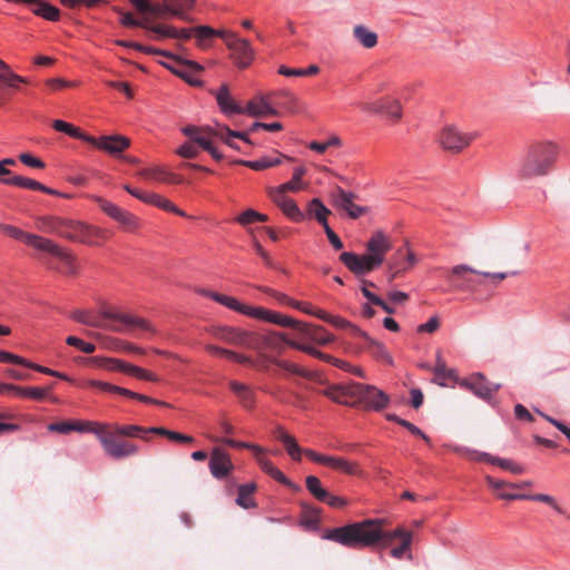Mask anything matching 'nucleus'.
<instances>
[{
  "mask_svg": "<svg viewBox=\"0 0 570 570\" xmlns=\"http://www.w3.org/2000/svg\"><path fill=\"white\" fill-rule=\"evenodd\" d=\"M386 523L385 519H365L360 522H353L343 527L328 530L323 538L337 542L347 548L374 547L379 543L390 544L394 539H402L411 531L403 527H397L392 531H384L382 528Z\"/></svg>",
  "mask_w": 570,
  "mask_h": 570,
  "instance_id": "obj_1",
  "label": "nucleus"
},
{
  "mask_svg": "<svg viewBox=\"0 0 570 570\" xmlns=\"http://www.w3.org/2000/svg\"><path fill=\"white\" fill-rule=\"evenodd\" d=\"M332 401L347 406L362 405L366 410L381 411L389 404L386 393L374 385L362 383L332 384L322 391Z\"/></svg>",
  "mask_w": 570,
  "mask_h": 570,
  "instance_id": "obj_2",
  "label": "nucleus"
},
{
  "mask_svg": "<svg viewBox=\"0 0 570 570\" xmlns=\"http://www.w3.org/2000/svg\"><path fill=\"white\" fill-rule=\"evenodd\" d=\"M560 147L550 140L530 145L520 160L517 175L520 179H533L550 175L558 161Z\"/></svg>",
  "mask_w": 570,
  "mask_h": 570,
  "instance_id": "obj_3",
  "label": "nucleus"
},
{
  "mask_svg": "<svg viewBox=\"0 0 570 570\" xmlns=\"http://www.w3.org/2000/svg\"><path fill=\"white\" fill-rule=\"evenodd\" d=\"M390 249L391 242L385 233L376 230L366 243V254L357 255L352 252H343L340 255V261L354 275L363 276L380 267Z\"/></svg>",
  "mask_w": 570,
  "mask_h": 570,
  "instance_id": "obj_4",
  "label": "nucleus"
},
{
  "mask_svg": "<svg viewBox=\"0 0 570 570\" xmlns=\"http://www.w3.org/2000/svg\"><path fill=\"white\" fill-rule=\"evenodd\" d=\"M71 317L81 324L98 328H107L118 333L136 327L150 330V324L144 318L124 314L107 307L101 308L97 314L77 309L72 313Z\"/></svg>",
  "mask_w": 570,
  "mask_h": 570,
  "instance_id": "obj_5",
  "label": "nucleus"
},
{
  "mask_svg": "<svg viewBox=\"0 0 570 570\" xmlns=\"http://www.w3.org/2000/svg\"><path fill=\"white\" fill-rule=\"evenodd\" d=\"M91 434L96 435L104 451L115 460L126 459L138 451V446L118 434L111 424L95 422Z\"/></svg>",
  "mask_w": 570,
  "mask_h": 570,
  "instance_id": "obj_6",
  "label": "nucleus"
},
{
  "mask_svg": "<svg viewBox=\"0 0 570 570\" xmlns=\"http://www.w3.org/2000/svg\"><path fill=\"white\" fill-rule=\"evenodd\" d=\"M275 438L284 445L288 455L294 461H301L305 458L314 463H350L343 458L326 456L309 449H301L295 439L281 428L275 431Z\"/></svg>",
  "mask_w": 570,
  "mask_h": 570,
  "instance_id": "obj_7",
  "label": "nucleus"
},
{
  "mask_svg": "<svg viewBox=\"0 0 570 570\" xmlns=\"http://www.w3.org/2000/svg\"><path fill=\"white\" fill-rule=\"evenodd\" d=\"M105 237V232L100 228L78 220H67L63 238L89 246H98L100 244L99 239Z\"/></svg>",
  "mask_w": 570,
  "mask_h": 570,
  "instance_id": "obj_8",
  "label": "nucleus"
},
{
  "mask_svg": "<svg viewBox=\"0 0 570 570\" xmlns=\"http://www.w3.org/2000/svg\"><path fill=\"white\" fill-rule=\"evenodd\" d=\"M212 334L228 344L255 348L259 344V336L247 330H242L233 326H216L213 327Z\"/></svg>",
  "mask_w": 570,
  "mask_h": 570,
  "instance_id": "obj_9",
  "label": "nucleus"
},
{
  "mask_svg": "<svg viewBox=\"0 0 570 570\" xmlns=\"http://www.w3.org/2000/svg\"><path fill=\"white\" fill-rule=\"evenodd\" d=\"M470 274L481 276V272L470 267L469 265H455L451 271L450 277L452 286L458 291L472 292L475 291L478 286L484 284L482 279L473 277Z\"/></svg>",
  "mask_w": 570,
  "mask_h": 570,
  "instance_id": "obj_10",
  "label": "nucleus"
},
{
  "mask_svg": "<svg viewBox=\"0 0 570 570\" xmlns=\"http://www.w3.org/2000/svg\"><path fill=\"white\" fill-rule=\"evenodd\" d=\"M473 138L472 134L462 132L458 127L450 125L440 132L439 142L443 149L459 153L469 146Z\"/></svg>",
  "mask_w": 570,
  "mask_h": 570,
  "instance_id": "obj_11",
  "label": "nucleus"
},
{
  "mask_svg": "<svg viewBox=\"0 0 570 570\" xmlns=\"http://www.w3.org/2000/svg\"><path fill=\"white\" fill-rule=\"evenodd\" d=\"M356 195L337 186L332 191L333 204L337 209L344 210L348 217L356 219L367 212V208L354 204Z\"/></svg>",
  "mask_w": 570,
  "mask_h": 570,
  "instance_id": "obj_12",
  "label": "nucleus"
},
{
  "mask_svg": "<svg viewBox=\"0 0 570 570\" xmlns=\"http://www.w3.org/2000/svg\"><path fill=\"white\" fill-rule=\"evenodd\" d=\"M460 386L484 401L491 400L494 393L500 389V384L488 382L481 373H474L470 377L461 380Z\"/></svg>",
  "mask_w": 570,
  "mask_h": 570,
  "instance_id": "obj_13",
  "label": "nucleus"
},
{
  "mask_svg": "<svg viewBox=\"0 0 570 570\" xmlns=\"http://www.w3.org/2000/svg\"><path fill=\"white\" fill-rule=\"evenodd\" d=\"M354 335L364 341L363 348L370 353L372 357L381 363L393 365V357L382 342L374 340L360 327H354Z\"/></svg>",
  "mask_w": 570,
  "mask_h": 570,
  "instance_id": "obj_14",
  "label": "nucleus"
},
{
  "mask_svg": "<svg viewBox=\"0 0 570 570\" xmlns=\"http://www.w3.org/2000/svg\"><path fill=\"white\" fill-rule=\"evenodd\" d=\"M97 203L106 215L119 223L126 229L131 230L137 227V218L128 210L122 209L116 204L101 197L97 198Z\"/></svg>",
  "mask_w": 570,
  "mask_h": 570,
  "instance_id": "obj_15",
  "label": "nucleus"
},
{
  "mask_svg": "<svg viewBox=\"0 0 570 570\" xmlns=\"http://www.w3.org/2000/svg\"><path fill=\"white\" fill-rule=\"evenodd\" d=\"M230 50V58L238 68L248 67L254 59V50L247 39L238 36L227 46Z\"/></svg>",
  "mask_w": 570,
  "mask_h": 570,
  "instance_id": "obj_16",
  "label": "nucleus"
},
{
  "mask_svg": "<svg viewBox=\"0 0 570 570\" xmlns=\"http://www.w3.org/2000/svg\"><path fill=\"white\" fill-rule=\"evenodd\" d=\"M485 482L499 499L523 500L525 497V494L514 492V490L520 488L521 484H514L513 482H509L493 475H485Z\"/></svg>",
  "mask_w": 570,
  "mask_h": 570,
  "instance_id": "obj_17",
  "label": "nucleus"
},
{
  "mask_svg": "<svg viewBox=\"0 0 570 570\" xmlns=\"http://www.w3.org/2000/svg\"><path fill=\"white\" fill-rule=\"evenodd\" d=\"M91 139L94 142H89L90 145L110 155H118L130 145L129 139L120 135L101 136L99 138L91 136Z\"/></svg>",
  "mask_w": 570,
  "mask_h": 570,
  "instance_id": "obj_18",
  "label": "nucleus"
},
{
  "mask_svg": "<svg viewBox=\"0 0 570 570\" xmlns=\"http://www.w3.org/2000/svg\"><path fill=\"white\" fill-rule=\"evenodd\" d=\"M215 98L219 110L224 115L233 116L244 114V108L233 99L227 85L224 83L217 89Z\"/></svg>",
  "mask_w": 570,
  "mask_h": 570,
  "instance_id": "obj_19",
  "label": "nucleus"
},
{
  "mask_svg": "<svg viewBox=\"0 0 570 570\" xmlns=\"http://www.w3.org/2000/svg\"><path fill=\"white\" fill-rule=\"evenodd\" d=\"M195 31L197 43L202 48H206L208 46L207 41L212 37L222 38L226 47L228 46L229 41L232 42L237 37V35L233 31L225 29L217 30L208 26H198L195 28Z\"/></svg>",
  "mask_w": 570,
  "mask_h": 570,
  "instance_id": "obj_20",
  "label": "nucleus"
},
{
  "mask_svg": "<svg viewBox=\"0 0 570 570\" xmlns=\"http://www.w3.org/2000/svg\"><path fill=\"white\" fill-rule=\"evenodd\" d=\"M95 421H61L53 422L48 425V431L60 434H69L71 432L92 433Z\"/></svg>",
  "mask_w": 570,
  "mask_h": 570,
  "instance_id": "obj_21",
  "label": "nucleus"
},
{
  "mask_svg": "<svg viewBox=\"0 0 570 570\" xmlns=\"http://www.w3.org/2000/svg\"><path fill=\"white\" fill-rule=\"evenodd\" d=\"M204 68L191 60L183 59L179 68L175 70V75L184 79L187 83L198 87L202 86V80L199 78Z\"/></svg>",
  "mask_w": 570,
  "mask_h": 570,
  "instance_id": "obj_22",
  "label": "nucleus"
},
{
  "mask_svg": "<svg viewBox=\"0 0 570 570\" xmlns=\"http://www.w3.org/2000/svg\"><path fill=\"white\" fill-rule=\"evenodd\" d=\"M67 220V218H61L57 216H43L37 219L36 226L42 233L53 234L63 237Z\"/></svg>",
  "mask_w": 570,
  "mask_h": 570,
  "instance_id": "obj_23",
  "label": "nucleus"
},
{
  "mask_svg": "<svg viewBox=\"0 0 570 570\" xmlns=\"http://www.w3.org/2000/svg\"><path fill=\"white\" fill-rule=\"evenodd\" d=\"M57 259V263H50L49 267L58 271L65 275H73L77 272L75 258L73 256L65 250L63 248H59V254H55L53 256Z\"/></svg>",
  "mask_w": 570,
  "mask_h": 570,
  "instance_id": "obj_24",
  "label": "nucleus"
},
{
  "mask_svg": "<svg viewBox=\"0 0 570 570\" xmlns=\"http://www.w3.org/2000/svg\"><path fill=\"white\" fill-rule=\"evenodd\" d=\"M244 114L252 117L277 116L278 111L264 98L249 101L244 108Z\"/></svg>",
  "mask_w": 570,
  "mask_h": 570,
  "instance_id": "obj_25",
  "label": "nucleus"
},
{
  "mask_svg": "<svg viewBox=\"0 0 570 570\" xmlns=\"http://www.w3.org/2000/svg\"><path fill=\"white\" fill-rule=\"evenodd\" d=\"M299 333L304 337L320 345H325L333 341V336L321 326L303 324L299 326Z\"/></svg>",
  "mask_w": 570,
  "mask_h": 570,
  "instance_id": "obj_26",
  "label": "nucleus"
},
{
  "mask_svg": "<svg viewBox=\"0 0 570 570\" xmlns=\"http://www.w3.org/2000/svg\"><path fill=\"white\" fill-rule=\"evenodd\" d=\"M406 265H400L395 259H390L387 263V281L392 283L395 278H397L402 273H405L410 268H412L416 263V256L413 252L406 253Z\"/></svg>",
  "mask_w": 570,
  "mask_h": 570,
  "instance_id": "obj_27",
  "label": "nucleus"
},
{
  "mask_svg": "<svg viewBox=\"0 0 570 570\" xmlns=\"http://www.w3.org/2000/svg\"><path fill=\"white\" fill-rule=\"evenodd\" d=\"M52 127L55 130L59 132H63L72 138L80 139L85 142H94L91 136L81 131L78 127L73 126L61 119H56L52 122Z\"/></svg>",
  "mask_w": 570,
  "mask_h": 570,
  "instance_id": "obj_28",
  "label": "nucleus"
},
{
  "mask_svg": "<svg viewBox=\"0 0 570 570\" xmlns=\"http://www.w3.org/2000/svg\"><path fill=\"white\" fill-rule=\"evenodd\" d=\"M27 245L32 246L33 248L40 252L48 253L52 256H55V254H59L60 248V246L52 242L51 239L36 234L29 235V237L27 238Z\"/></svg>",
  "mask_w": 570,
  "mask_h": 570,
  "instance_id": "obj_29",
  "label": "nucleus"
},
{
  "mask_svg": "<svg viewBox=\"0 0 570 570\" xmlns=\"http://www.w3.org/2000/svg\"><path fill=\"white\" fill-rule=\"evenodd\" d=\"M282 158H283L282 155H278V156H275V157L265 156V157H262V158L256 159V160L238 159L235 163L238 164V165H243L245 167H248V168H250L253 170H264V169H267V168H271V167L278 166L282 163Z\"/></svg>",
  "mask_w": 570,
  "mask_h": 570,
  "instance_id": "obj_30",
  "label": "nucleus"
},
{
  "mask_svg": "<svg viewBox=\"0 0 570 570\" xmlns=\"http://www.w3.org/2000/svg\"><path fill=\"white\" fill-rule=\"evenodd\" d=\"M142 175L147 178L154 179L159 183H170V184H179L181 183V177L178 175L166 170L163 167H154L142 171Z\"/></svg>",
  "mask_w": 570,
  "mask_h": 570,
  "instance_id": "obj_31",
  "label": "nucleus"
},
{
  "mask_svg": "<svg viewBox=\"0 0 570 570\" xmlns=\"http://www.w3.org/2000/svg\"><path fill=\"white\" fill-rule=\"evenodd\" d=\"M36 7L32 9V12L41 17L42 19H46L48 21H58L60 18V10L50 4L49 2L45 0L37 1Z\"/></svg>",
  "mask_w": 570,
  "mask_h": 570,
  "instance_id": "obj_32",
  "label": "nucleus"
},
{
  "mask_svg": "<svg viewBox=\"0 0 570 570\" xmlns=\"http://www.w3.org/2000/svg\"><path fill=\"white\" fill-rule=\"evenodd\" d=\"M433 372L435 375L434 382H436L441 386L446 385V383H445L446 380H453L456 377L455 371L446 367V365L440 354H438V356H436V364L433 368Z\"/></svg>",
  "mask_w": 570,
  "mask_h": 570,
  "instance_id": "obj_33",
  "label": "nucleus"
},
{
  "mask_svg": "<svg viewBox=\"0 0 570 570\" xmlns=\"http://www.w3.org/2000/svg\"><path fill=\"white\" fill-rule=\"evenodd\" d=\"M205 295L232 311L242 313L244 303L239 302L238 299H236L233 296H228V295H224V294H220L217 292H210V291L206 292Z\"/></svg>",
  "mask_w": 570,
  "mask_h": 570,
  "instance_id": "obj_34",
  "label": "nucleus"
},
{
  "mask_svg": "<svg viewBox=\"0 0 570 570\" xmlns=\"http://www.w3.org/2000/svg\"><path fill=\"white\" fill-rule=\"evenodd\" d=\"M196 0H166V6L169 7V14L185 19L186 13L193 9Z\"/></svg>",
  "mask_w": 570,
  "mask_h": 570,
  "instance_id": "obj_35",
  "label": "nucleus"
},
{
  "mask_svg": "<svg viewBox=\"0 0 570 570\" xmlns=\"http://www.w3.org/2000/svg\"><path fill=\"white\" fill-rule=\"evenodd\" d=\"M255 489V483H246L239 485L236 503L244 509L255 507V501L252 498V494L254 493Z\"/></svg>",
  "mask_w": 570,
  "mask_h": 570,
  "instance_id": "obj_36",
  "label": "nucleus"
},
{
  "mask_svg": "<svg viewBox=\"0 0 570 570\" xmlns=\"http://www.w3.org/2000/svg\"><path fill=\"white\" fill-rule=\"evenodd\" d=\"M355 39L365 48H373L377 43V35L364 26L354 28Z\"/></svg>",
  "mask_w": 570,
  "mask_h": 570,
  "instance_id": "obj_37",
  "label": "nucleus"
},
{
  "mask_svg": "<svg viewBox=\"0 0 570 570\" xmlns=\"http://www.w3.org/2000/svg\"><path fill=\"white\" fill-rule=\"evenodd\" d=\"M181 132L189 138L190 142H195L200 148L208 147V138L204 135V129L194 125L181 128Z\"/></svg>",
  "mask_w": 570,
  "mask_h": 570,
  "instance_id": "obj_38",
  "label": "nucleus"
},
{
  "mask_svg": "<svg viewBox=\"0 0 570 570\" xmlns=\"http://www.w3.org/2000/svg\"><path fill=\"white\" fill-rule=\"evenodd\" d=\"M0 183L3 185H10V186H18L21 188L32 189V190H40L41 189V183L22 177V176H11V178H1Z\"/></svg>",
  "mask_w": 570,
  "mask_h": 570,
  "instance_id": "obj_39",
  "label": "nucleus"
},
{
  "mask_svg": "<svg viewBox=\"0 0 570 570\" xmlns=\"http://www.w3.org/2000/svg\"><path fill=\"white\" fill-rule=\"evenodd\" d=\"M112 428L124 439L125 438H138V439H141V440H147V431L142 426L135 425V424H130V425L112 424Z\"/></svg>",
  "mask_w": 570,
  "mask_h": 570,
  "instance_id": "obj_40",
  "label": "nucleus"
},
{
  "mask_svg": "<svg viewBox=\"0 0 570 570\" xmlns=\"http://www.w3.org/2000/svg\"><path fill=\"white\" fill-rule=\"evenodd\" d=\"M222 442L224 444L230 445L233 448L248 449V450H250L253 452V454L257 459L258 463H266L264 461L265 451L259 445L250 444V443H246V442H240V441H235V440L229 439V438L223 439Z\"/></svg>",
  "mask_w": 570,
  "mask_h": 570,
  "instance_id": "obj_41",
  "label": "nucleus"
},
{
  "mask_svg": "<svg viewBox=\"0 0 570 570\" xmlns=\"http://www.w3.org/2000/svg\"><path fill=\"white\" fill-rule=\"evenodd\" d=\"M413 541V533L410 532L405 534L404 538L401 539V543L397 547H394L390 553L394 559H402L405 554L409 560H412L411 546Z\"/></svg>",
  "mask_w": 570,
  "mask_h": 570,
  "instance_id": "obj_42",
  "label": "nucleus"
},
{
  "mask_svg": "<svg viewBox=\"0 0 570 570\" xmlns=\"http://www.w3.org/2000/svg\"><path fill=\"white\" fill-rule=\"evenodd\" d=\"M147 204H151L156 207H159L167 212L175 213L179 216H185V213L183 210H180L177 206H175L170 200H168L167 198H165L158 194H155V193H151L149 195V198L147 199Z\"/></svg>",
  "mask_w": 570,
  "mask_h": 570,
  "instance_id": "obj_43",
  "label": "nucleus"
},
{
  "mask_svg": "<svg viewBox=\"0 0 570 570\" xmlns=\"http://www.w3.org/2000/svg\"><path fill=\"white\" fill-rule=\"evenodd\" d=\"M274 364L276 366H278L279 368H282L283 371H285L286 373L288 374H294V375H298V376H302V377H305V379H311L312 377V373L304 370L303 367H301L299 365L291 362V361H287V360H275L274 361Z\"/></svg>",
  "mask_w": 570,
  "mask_h": 570,
  "instance_id": "obj_44",
  "label": "nucleus"
},
{
  "mask_svg": "<svg viewBox=\"0 0 570 570\" xmlns=\"http://www.w3.org/2000/svg\"><path fill=\"white\" fill-rule=\"evenodd\" d=\"M306 174V169L303 166L294 168L293 177L289 181H286L283 185V189H287L289 191H298L305 188V185L302 181V177Z\"/></svg>",
  "mask_w": 570,
  "mask_h": 570,
  "instance_id": "obj_45",
  "label": "nucleus"
},
{
  "mask_svg": "<svg viewBox=\"0 0 570 570\" xmlns=\"http://www.w3.org/2000/svg\"><path fill=\"white\" fill-rule=\"evenodd\" d=\"M282 212L286 215L291 220L295 223H301L306 218V214L303 213L294 199L289 198L282 206Z\"/></svg>",
  "mask_w": 570,
  "mask_h": 570,
  "instance_id": "obj_46",
  "label": "nucleus"
},
{
  "mask_svg": "<svg viewBox=\"0 0 570 570\" xmlns=\"http://www.w3.org/2000/svg\"><path fill=\"white\" fill-rule=\"evenodd\" d=\"M464 458L470 461L482 462V463H500V464L511 463L508 460L494 458L485 452H479V451H474V450H466Z\"/></svg>",
  "mask_w": 570,
  "mask_h": 570,
  "instance_id": "obj_47",
  "label": "nucleus"
},
{
  "mask_svg": "<svg viewBox=\"0 0 570 570\" xmlns=\"http://www.w3.org/2000/svg\"><path fill=\"white\" fill-rule=\"evenodd\" d=\"M306 488L313 497L320 501L325 500L328 497V492L322 488L320 479L314 475H308L306 478Z\"/></svg>",
  "mask_w": 570,
  "mask_h": 570,
  "instance_id": "obj_48",
  "label": "nucleus"
},
{
  "mask_svg": "<svg viewBox=\"0 0 570 570\" xmlns=\"http://www.w3.org/2000/svg\"><path fill=\"white\" fill-rule=\"evenodd\" d=\"M145 29L151 31L156 38H173L177 36V29L165 24H151L146 21Z\"/></svg>",
  "mask_w": 570,
  "mask_h": 570,
  "instance_id": "obj_49",
  "label": "nucleus"
},
{
  "mask_svg": "<svg viewBox=\"0 0 570 570\" xmlns=\"http://www.w3.org/2000/svg\"><path fill=\"white\" fill-rule=\"evenodd\" d=\"M331 214L330 209L322 203L320 198H313L307 206V216L314 217L315 219L328 216Z\"/></svg>",
  "mask_w": 570,
  "mask_h": 570,
  "instance_id": "obj_50",
  "label": "nucleus"
},
{
  "mask_svg": "<svg viewBox=\"0 0 570 570\" xmlns=\"http://www.w3.org/2000/svg\"><path fill=\"white\" fill-rule=\"evenodd\" d=\"M384 115L391 118L393 121H397L402 117L401 104L397 99L386 98Z\"/></svg>",
  "mask_w": 570,
  "mask_h": 570,
  "instance_id": "obj_51",
  "label": "nucleus"
},
{
  "mask_svg": "<svg viewBox=\"0 0 570 570\" xmlns=\"http://www.w3.org/2000/svg\"><path fill=\"white\" fill-rule=\"evenodd\" d=\"M128 375L137 377L139 380L149 381V382H158L159 379L153 372H149L142 367L130 364L128 367Z\"/></svg>",
  "mask_w": 570,
  "mask_h": 570,
  "instance_id": "obj_52",
  "label": "nucleus"
},
{
  "mask_svg": "<svg viewBox=\"0 0 570 570\" xmlns=\"http://www.w3.org/2000/svg\"><path fill=\"white\" fill-rule=\"evenodd\" d=\"M22 366H26L28 368H32V370H35V371H37L39 373H42V374H47V375H50V376L58 377L60 380H65V381L68 380V376L66 374H63L61 372H57V371L51 370L49 367L36 364V363H32V362L28 361L27 358H24V363H22Z\"/></svg>",
  "mask_w": 570,
  "mask_h": 570,
  "instance_id": "obj_53",
  "label": "nucleus"
},
{
  "mask_svg": "<svg viewBox=\"0 0 570 570\" xmlns=\"http://www.w3.org/2000/svg\"><path fill=\"white\" fill-rule=\"evenodd\" d=\"M287 191V189H283V185H279L277 187H269L267 190L269 198L279 208H282L283 204H285L289 199V197L285 195Z\"/></svg>",
  "mask_w": 570,
  "mask_h": 570,
  "instance_id": "obj_54",
  "label": "nucleus"
},
{
  "mask_svg": "<svg viewBox=\"0 0 570 570\" xmlns=\"http://www.w3.org/2000/svg\"><path fill=\"white\" fill-rule=\"evenodd\" d=\"M122 395L127 396V397H130V399H134V400H138V401L147 403V404H155V405H158V406H169V404L164 402V401L149 397V396H147L145 394L136 393V392L130 391L128 389L124 390V394Z\"/></svg>",
  "mask_w": 570,
  "mask_h": 570,
  "instance_id": "obj_55",
  "label": "nucleus"
},
{
  "mask_svg": "<svg viewBox=\"0 0 570 570\" xmlns=\"http://www.w3.org/2000/svg\"><path fill=\"white\" fill-rule=\"evenodd\" d=\"M66 343L70 346H75L79 348L81 352L86 354L94 353L96 350L95 344L85 342L83 340L77 337V336H68L66 340Z\"/></svg>",
  "mask_w": 570,
  "mask_h": 570,
  "instance_id": "obj_56",
  "label": "nucleus"
},
{
  "mask_svg": "<svg viewBox=\"0 0 570 570\" xmlns=\"http://www.w3.org/2000/svg\"><path fill=\"white\" fill-rule=\"evenodd\" d=\"M88 385L91 387L99 389L100 391L106 392V393H116V394H120V395L124 394V390H125V387H120V386H117V385H114V384H110V383H107L104 381H98V380L89 381Z\"/></svg>",
  "mask_w": 570,
  "mask_h": 570,
  "instance_id": "obj_57",
  "label": "nucleus"
},
{
  "mask_svg": "<svg viewBox=\"0 0 570 570\" xmlns=\"http://www.w3.org/2000/svg\"><path fill=\"white\" fill-rule=\"evenodd\" d=\"M523 500L540 501L552 507L558 513H563L562 508L556 502L554 498L549 494H525Z\"/></svg>",
  "mask_w": 570,
  "mask_h": 570,
  "instance_id": "obj_58",
  "label": "nucleus"
},
{
  "mask_svg": "<svg viewBox=\"0 0 570 570\" xmlns=\"http://www.w3.org/2000/svg\"><path fill=\"white\" fill-rule=\"evenodd\" d=\"M51 389V385L49 387L26 386V390L23 391V397L40 401L47 396Z\"/></svg>",
  "mask_w": 570,
  "mask_h": 570,
  "instance_id": "obj_59",
  "label": "nucleus"
},
{
  "mask_svg": "<svg viewBox=\"0 0 570 570\" xmlns=\"http://www.w3.org/2000/svg\"><path fill=\"white\" fill-rule=\"evenodd\" d=\"M240 314L253 317L255 320L265 321L267 308L244 304Z\"/></svg>",
  "mask_w": 570,
  "mask_h": 570,
  "instance_id": "obj_60",
  "label": "nucleus"
},
{
  "mask_svg": "<svg viewBox=\"0 0 570 570\" xmlns=\"http://www.w3.org/2000/svg\"><path fill=\"white\" fill-rule=\"evenodd\" d=\"M198 147L195 142L186 141L177 150V155L183 158L193 159L198 155Z\"/></svg>",
  "mask_w": 570,
  "mask_h": 570,
  "instance_id": "obj_61",
  "label": "nucleus"
},
{
  "mask_svg": "<svg viewBox=\"0 0 570 570\" xmlns=\"http://www.w3.org/2000/svg\"><path fill=\"white\" fill-rule=\"evenodd\" d=\"M374 286H375V284L373 282L363 281L361 292H362L363 296L368 301V303L377 305V304L382 303V298L368 289V287H374Z\"/></svg>",
  "mask_w": 570,
  "mask_h": 570,
  "instance_id": "obj_62",
  "label": "nucleus"
},
{
  "mask_svg": "<svg viewBox=\"0 0 570 570\" xmlns=\"http://www.w3.org/2000/svg\"><path fill=\"white\" fill-rule=\"evenodd\" d=\"M2 229L8 236L27 244V238L29 237L30 233H26L22 229L12 225H3Z\"/></svg>",
  "mask_w": 570,
  "mask_h": 570,
  "instance_id": "obj_63",
  "label": "nucleus"
},
{
  "mask_svg": "<svg viewBox=\"0 0 570 570\" xmlns=\"http://www.w3.org/2000/svg\"><path fill=\"white\" fill-rule=\"evenodd\" d=\"M327 323H330L331 325H333L337 328L350 330L353 335H354V327H357L356 325L352 324L346 318H343L337 315H330Z\"/></svg>",
  "mask_w": 570,
  "mask_h": 570,
  "instance_id": "obj_64",
  "label": "nucleus"
}]
</instances>
